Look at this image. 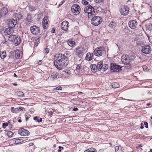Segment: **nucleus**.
I'll return each mask as SVG.
<instances>
[{
	"label": "nucleus",
	"mask_w": 152,
	"mask_h": 152,
	"mask_svg": "<svg viewBox=\"0 0 152 152\" xmlns=\"http://www.w3.org/2000/svg\"><path fill=\"white\" fill-rule=\"evenodd\" d=\"M57 58L56 61H54V64L58 69H61L68 64V58L64 54H59L57 55Z\"/></svg>",
	"instance_id": "1"
},
{
	"label": "nucleus",
	"mask_w": 152,
	"mask_h": 152,
	"mask_svg": "<svg viewBox=\"0 0 152 152\" xmlns=\"http://www.w3.org/2000/svg\"><path fill=\"white\" fill-rule=\"evenodd\" d=\"M84 12L85 13H87L88 18L93 17L95 13L94 10V7L90 5H88L84 8Z\"/></svg>",
	"instance_id": "2"
},
{
	"label": "nucleus",
	"mask_w": 152,
	"mask_h": 152,
	"mask_svg": "<svg viewBox=\"0 0 152 152\" xmlns=\"http://www.w3.org/2000/svg\"><path fill=\"white\" fill-rule=\"evenodd\" d=\"M9 41L12 42L16 46L18 45L21 43V39L20 36L15 35H11L8 38Z\"/></svg>",
	"instance_id": "3"
},
{
	"label": "nucleus",
	"mask_w": 152,
	"mask_h": 152,
	"mask_svg": "<svg viewBox=\"0 0 152 152\" xmlns=\"http://www.w3.org/2000/svg\"><path fill=\"white\" fill-rule=\"evenodd\" d=\"M92 19L91 20V24L95 26H97L100 24L102 22V18L99 16H94L91 17Z\"/></svg>",
	"instance_id": "4"
},
{
	"label": "nucleus",
	"mask_w": 152,
	"mask_h": 152,
	"mask_svg": "<svg viewBox=\"0 0 152 152\" xmlns=\"http://www.w3.org/2000/svg\"><path fill=\"white\" fill-rule=\"evenodd\" d=\"M121 61L122 62L126 65L128 68H130L131 66L130 61L129 57L127 56H123L121 57Z\"/></svg>",
	"instance_id": "5"
},
{
	"label": "nucleus",
	"mask_w": 152,
	"mask_h": 152,
	"mask_svg": "<svg viewBox=\"0 0 152 152\" xmlns=\"http://www.w3.org/2000/svg\"><path fill=\"white\" fill-rule=\"evenodd\" d=\"M151 48L149 45H145L141 47V51L143 54H149L151 52Z\"/></svg>",
	"instance_id": "6"
},
{
	"label": "nucleus",
	"mask_w": 152,
	"mask_h": 152,
	"mask_svg": "<svg viewBox=\"0 0 152 152\" xmlns=\"http://www.w3.org/2000/svg\"><path fill=\"white\" fill-rule=\"evenodd\" d=\"M71 10L74 15H78L80 12V8L78 5L75 4L72 6Z\"/></svg>",
	"instance_id": "7"
},
{
	"label": "nucleus",
	"mask_w": 152,
	"mask_h": 152,
	"mask_svg": "<svg viewBox=\"0 0 152 152\" xmlns=\"http://www.w3.org/2000/svg\"><path fill=\"white\" fill-rule=\"evenodd\" d=\"M30 31L31 33L34 35H37L40 32L39 28L36 26H33L30 27Z\"/></svg>",
	"instance_id": "8"
},
{
	"label": "nucleus",
	"mask_w": 152,
	"mask_h": 152,
	"mask_svg": "<svg viewBox=\"0 0 152 152\" xmlns=\"http://www.w3.org/2000/svg\"><path fill=\"white\" fill-rule=\"evenodd\" d=\"M121 67L119 65L114 64H111L110 65V70L112 72H118L121 70Z\"/></svg>",
	"instance_id": "9"
},
{
	"label": "nucleus",
	"mask_w": 152,
	"mask_h": 152,
	"mask_svg": "<svg viewBox=\"0 0 152 152\" xmlns=\"http://www.w3.org/2000/svg\"><path fill=\"white\" fill-rule=\"evenodd\" d=\"M94 54L96 56H100L102 54V48L101 47H98L94 51Z\"/></svg>",
	"instance_id": "10"
},
{
	"label": "nucleus",
	"mask_w": 152,
	"mask_h": 152,
	"mask_svg": "<svg viewBox=\"0 0 152 152\" xmlns=\"http://www.w3.org/2000/svg\"><path fill=\"white\" fill-rule=\"evenodd\" d=\"M129 9L127 6H122L121 9V15H126L128 14Z\"/></svg>",
	"instance_id": "11"
},
{
	"label": "nucleus",
	"mask_w": 152,
	"mask_h": 152,
	"mask_svg": "<svg viewBox=\"0 0 152 152\" xmlns=\"http://www.w3.org/2000/svg\"><path fill=\"white\" fill-rule=\"evenodd\" d=\"M48 19L47 17H45L43 19L42 22V26L44 29L48 28L49 25Z\"/></svg>",
	"instance_id": "12"
},
{
	"label": "nucleus",
	"mask_w": 152,
	"mask_h": 152,
	"mask_svg": "<svg viewBox=\"0 0 152 152\" xmlns=\"http://www.w3.org/2000/svg\"><path fill=\"white\" fill-rule=\"evenodd\" d=\"M17 23V21L16 20L12 18L10 19L8 22V25L9 27L12 28L15 27Z\"/></svg>",
	"instance_id": "13"
},
{
	"label": "nucleus",
	"mask_w": 152,
	"mask_h": 152,
	"mask_svg": "<svg viewBox=\"0 0 152 152\" xmlns=\"http://www.w3.org/2000/svg\"><path fill=\"white\" fill-rule=\"evenodd\" d=\"M18 134L21 136H28L30 132L26 130L21 129L18 130Z\"/></svg>",
	"instance_id": "14"
},
{
	"label": "nucleus",
	"mask_w": 152,
	"mask_h": 152,
	"mask_svg": "<svg viewBox=\"0 0 152 152\" xmlns=\"http://www.w3.org/2000/svg\"><path fill=\"white\" fill-rule=\"evenodd\" d=\"M69 23L66 21H64L61 24V27L62 30L66 31L68 29Z\"/></svg>",
	"instance_id": "15"
},
{
	"label": "nucleus",
	"mask_w": 152,
	"mask_h": 152,
	"mask_svg": "<svg viewBox=\"0 0 152 152\" xmlns=\"http://www.w3.org/2000/svg\"><path fill=\"white\" fill-rule=\"evenodd\" d=\"M8 13V10L7 8L3 7L0 10V17H1L6 15Z\"/></svg>",
	"instance_id": "16"
},
{
	"label": "nucleus",
	"mask_w": 152,
	"mask_h": 152,
	"mask_svg": "<svg viewBox=\"0 0 152 152\" xmlns=\"http://www.w3.org/2000/svg\"><path fill=\"white\" fill-rule=\"evenodd\" d=\"M137 24V22L135 20H132L129 22V27L132 29L135 28Z\"/></svg>",
	"instance_id": "17"
},
{
	"label": "nucleus",
	"mask_w": 152,
	"mask_h": 152,
	"mask_svg": "<svg viewBox=\"0 0 152 152\" xmlns=\"http://www.w3.org/2000/svg\"><path fill=\"white\" fill-rule=\"evenodd\" d=\"M26 21L27 24H30L33 23L32 18L30 14H28L26 17Z\"/></svg>",
	"instance_id": "18"
},
{
	"label": "nucleus",
	"mask_w": 152,
	"mask_h": 152,
	"mask_svg": "<svg viewBox=\"0 0 152 152\" xmlns=\"http://www.w3.org/2000/svg\"><path fill=\"white\" fill-rule=\"evenodd\" d=\"M13 32L12 28L9 27L7 28L4 31L5 35H9Z\"/></svg>",
	"instance_id": "19"
},
{
	"label": "nucleus",
	"mask_w": 152,
	"mask_h": 152,
	"mask_svg": "<svg viewBox=\"0 0 152 152\" xmlns=\"http://www.w3.org/2000/svg\"><path fill=\"white\" fill-rule=\"evenodd\" d=\"M93 58V54L92 53H88L87 54L86 57V60L90 61Z\"/></svg>",
	"instance_id": "20"
},
{
	"label": "nucleus",
	"mask_w": 152,
	"mask_h": 152,
	"mask_svg": "<svg viewBox=\"0 0 152 152\" xmlns=\"http://www.w3.org/2000/svg\"><path fill=\"white\" fill-rule=\"evenodd\" d=\"M58 73L56 72H53L50 77V78L53 80H55L56 79L58 76Z\"/></svg>",
	"instance_id": "21"
},
{
	"label": "nucleus",
	"mask_w": 152,
	"mask_h": 152,
	"mask_svg": "<svg viewBox=\"0 0 152 152\" xmlns=\"http://www.w3.org/2000/svg\"><path fill=\"white\" fill-rule=\"evenodd\" d=\"M91 70L93 72H96L97 70L96 65L94 64H92L91 65Z\"/></svg>",
	"instance_id": "22"
},
{
	"label": "nucleus",
	"mask_w": 152,
	"mask_h": 152,
	"mask_svg": "<svg viewBox=\"0 0 152 152\" xmlns=\"http://www.w3.org/2000/svg\"><path fill=\"white\" fill-rule=\"evenodd\" d=\"M96 66L97 69H98L99 71L101 70V69H103V67H104L102 64V62L101 61L99 62L98 63Z\"/></svg>",
	"instance_id": "23"
},
{
	"label": "nucleus",
	"mask_w": 152,
	"mask_h": 152,
	"mask_svg": "<svg viewBox=\"0 0 152 152\" xmlns=\"http://www.w3.org/2000/svg\"><path fill=\"white\" fill-rule=\"evenodd\" d=\"M15 57L17 59H18L20 55V51L19 50H16L15 51Z\"/></svg>",
	"instance_id": "24"
},
{
	"label": "nucleus",
	"mask_w": 152,
	"mask_h": 152,
	"mask_svg": "<svg viewBox=\"0 0 152 152\" xmlns=\"http://www.w3.org/2000/svg\"><path fill=\"white\" fill-rule=\"evenodd\" d=\"M68 45L71 47H73L76 45V42L72 40H69L67 41Z\"/></svg>",
	"instance_id": "25"
},
{
	"label": "nucleus",
	"mask_w": 152,
	"mask_h": 152,
	"mask_svg": "<svg viewBox=\"0 0 152 152\" xmlns=\"http://www.w3.org/2000/svg\"><path fill=\"white\" fill-rule=\"evenodd\" d=\"M76 53L80 57H81L83 55V52L80 49L76 50Z\"/></svg>",
	"instance_id": "26"
},
{
	"label": "nucleus",
	"mask_w": 152,
	"mask_h": 152,
	"mask_svg": "<svg viewBox=\"0 0 152 152\" xmlns=\"http://www.w3.org/2000/svg\"><path fill=\"white\" fill-rule=\"evenodd\" d=\"M15 17H16L18 19H21L22 18V15L20 13H15Z\"/></svg>",
	"instance_id": "27"
},
{
	"label": "nucleus",
	"mask_w": 152,
	"mask_h": 152,
	"mask_svg": "<svg viewBox=\"0 0 152 152\" xmlns=\"http://www.w3.org/2000/svg\"><path fill=\"white\" fill-rule=\"evenodd\" d=\"M11 111L14 113H18V109L17 107L15 108L14 107H12L11 108Z\"/></svg>",
	"instance_id": "28"
},
{
	"label": "nucleus",
	"mask_w": 152,
	"mask_h": 152,
	"mask_svg": "<svg viewBox=\"0 0 152 152\" xmlns=\"http://www.w3.org/2000/svg\"><path fill=\"white\" fill-rule=\"evenodd\" d=\"M112 87L114 88H117L119 87V85L116 83H113L112 85Z\"/></svg>",
	"instance_id": "29"
},
{
	"label": "nucleus",
	"mask_w": 152,
	"mask_h": 152,
	"mask_svg": "<svg viewBox=\"0 0 152 152\" xmlns=\"http://www.w3.org/2000/svg\"><path fill=\"white\" fill-rule=\"evenodd\" d=\"M116 26V24L114 22H111L109 25V26L111 28H114Z\"/></svg>",
	"instance_id": "30"
},
{
	"label": "nucleus",
	"mask_w": 152,
	"mask_h": 152,
	"mask_svg": "<svg viewBox=\"0 0 152 152\" xmlns=\"http://www.w3.org/2000/svg\"><path fill=\"white\" fill-rule=\"evenodd\" d=\"M1 57L2 59H4L6 56V53L5 51L2 52L0 54Z\"/></svg>",
	"instance_id": "31"
},
{
	"label": "nucleus",
	"mask_w": 152,
	"mask_h": 152,
	"mask_svg": "<svg viewBox=\"0 0 152 152\" xmlns=\"http://www.w3.org/2000/svg\"><path fill=\"white\" fill-rule=\"evenodd\" d=\"M23 140L21 139H17L15 140V143L17 144H19L21 142H23Z\"/></svg>",
	"instance_id": "32"
},
{
	"label": "nucleus",
	"mask_w": 152,
	"mask_h": 152,
	"mask_svg": "<svg viewBox=\"0 0 152 152\" xmlns=\"http://www.w3.org/2000/svg\"><path fill=\"white\" fill-rule=\"evenodd\" d=\"M34 120H35L36 121L38 122H42V118H40L39 119L38 118V117L37 116L34 117Z\"/></svg>",
	"instance_id": "33"
},
{
	"label": "nucleus",
	"mask_w": 152,
	"mask_h": 152,
	"mask_svg": "<svg viewBox=\"0 0 152 152\" xmlns=\"http://www.w3.org/2000/svg\"><path fill=\"white\" fill-rule=\"evenodd\" d=\"M88 152H97V151L93 148H91L87 149Z\"/></svg>",
	"instance_id": "34"
},
{
	"label": "nucleus",
	"mask_w": 152,
	"mask_h": 152,
	"mask_svg": "<svg viewBox=\"0 0 152 152\" xmlns=\"http://www.w3.org/2000/svg\"><path fill=\"white\" fill-rule=\"evenodd\" d=\"M16 94L18 96H23L24 93L22 92L18 91L16 93Z\"/></svg>",
	"instance_id": "35"
},
{
	"label": "nucleus",
	"mask_w": 152,
	"mask_h": 152,
	"mask_svg": "<svg viewBox=\"0 0 152 152\" xmlns=\"http://www.w3.org/2000/svg\"><path fill=\"white\" fill-rule=\"evenodd\" d=\"M37 9V7L30 6L29 7V10L30 11H33L36 10Z\"/></svg>",
	"instance_id": "36"
},
{
	"label": "nucleus",
	"mask_w": 152,
	"mask_h": 152,
	"mask_svg": "<svg viewBox=\"0 0 152 152\" xmlns=\"http://www.w3.org/2000/svg\"><path fill=\"white\" fill-rule=\"evenodd\" d=\"M13 133L11 131H9L7 133V135L9 137H11L13 135Z\"/></svg>",
	"instance_id": "37"
},
{
	"label": "nucleus",
	"mask_w": 152,
	"mask_h": 152,
	"mask_svg": "<svg viewBox=\"0 0 152 152\" xmlns=\"http://www.w3.org/2000/svg\"><path fill=\"white\" fill-rule=\"evenodd\" d=\"M43 15L42 13H40L37 15V19L40 20V19L43 18Z\"/></svg>",
	"instance_id": "38"
},
{
	"label": "nucleus",
	"mask_w": 152,
	"mask_h": 152,
	"mask_svg": "<svg viewBox=\"0 0 152 152\" xmlns=\"http://www.w3.org/2000/svg\"><path fill=\"white\" fill-rule=\"evenodd\" d=\"M82 3L84 5H88V2L86 0H82Z\"/></svg>",
	"instance_id": "39"
},
{
	"label": "nucleus",
	"mask_w": 152,
	"mask_h": 152,
	"mask_svg": "<svg viewBox=\"0 0 152 152\" xmlns=\"http://www.w3.org/2000/svg\"><path fill=\"white\" fill-rule=\"evenodd\" d=\"M62 89V88L60 86H58L56 88H54V91L55 90H60L61 91Z\"/></svg>",
	"instance_id": "40"
},
{
	"label": "nucleus",
	"mask_w": 152,
	"mask_h": 152,
	"mask_svg": "<svg viewBox=\"0 0 152 152\" xmlns=\"http://www.w3.org/2000/svg\"><path fill=\"white\" fill-rule=\"evenodd\" d=\"M129 59L130 61L132 60L135 58V56L133 54H131L130 55Z\"/></svg>",
	"instance_id": "41"
},
{
	"label": "nucleus",
	"mask_w": 152,
	"mask_h": 152,
	"mask_svg": "<svg viewBox=\"0 0 152 152\" xmlns=\"http://www.w3.org/2000/svg\"><path fill=\"white\" fill-rule=\"evenodd\" d=\"M103 66L104 67H103V71H104L107 69L108 67V66L107 64H104Z\"/></svg>",
	"instance_id": "42"
},
{
	"label": "nucleus",
	"mask_w": 152,
	"mask_h": 152,
	"mask_svg": "<svg viewBox=\"0 0 152 152\" xmlns=\"http://www.w3.org/2000/svg\"><path fill=\"white\" fill-rule=\"evenodd\" d=\"M17 108L18 109V112L20 110V111H23L25 109L23 107H18Z\"/></svg>",
	"instance_id": "43"
},
{
	"label": "nucleus",
	"mask_w": 152,
	"mask_h": 152,
	"mask_svg": "<svg viewBox=\"0 0 152 152\" xmlns=\"http://www.w3.org/2000/svg\"><path fill=\"white\" fill-rule=\"evenodd\" d=\"M8 125V123H3L2 124V127L3 128H5Z\"/></svg>",
	"instance_id": "44"
},
{
	"label": "nucleus",
	"mask_w": 152,
	"mask_h": 152,
	"mask_svg": "<svg viewBox=\"0 0 152 152\" xmlns=\"http://www.w3.org/2000/svg\"><path fill=\"white\" fill-rule=\"evenodd\" d=\"M49 52V49L48 48H46L44 50V52L46 54L48 53Z\"/></svg>",
	"instance_id": "45"
},
{
	"label": "nucleus",
	"mask_w": 152,
	"mask_h": 152,
	"mask_svg": "<svg viewBox=\"0 0 152 152\" xmlns=\"http://www.w3.org/2000/svg\"><path fill=\"white\" fill-rule=\"evenodd\" d=\"M39 39H37V40L35 42H34V46H37L38 45V42H39Z\"/></svg>",
	"instance_id": "46"
},
{
	"label": "nucleus",
	"mask_w": 152,
	"mask_h": 152,
	"mask_svg": "<svg viewBox=\"0 0 152 152\" xmlns=\"http://www.w3.org/2000/svg\"><path fill=\"white\" fill-rule=\"evenodd\" d=\"M142 67H143V69L144 71H145V70L146 71L148 69L147 66L145 65H143L142 66Z\"/></svg>",
	"instance_id": "47"
},
{
	"label": "nucleus",
	"mask_w": 152,
	"mask_h": 152,
	"mask_svg": "<svg viewBox=\"0 0 152 152\" xmlns=\"http://www.w3.org/2000/svg\"><path fill=\"white\" fill-rule=\"evenodd\" d=\"M64 148L62 147H61V146H59V149L58 150V152H61V150H63Z\"/></svg>",
	"instance_id": "48"
},
{
	"label": "nucleus",
	"mask_w": 152,
	"mask_h": 152,
	"mask_svg": "<svg viewBox=\"0 0 152 152\" xmlns=\"http://www.w3.org/2000/svg\"><path fill=\"white\" fill-rule=\"evenodd\" d=\"M95 1L96 3H100L103 0H94Z\"/></svg>",
	"instance_id": "49"
},
{
	"label": "nucleus",
	"mask_w": 152,
	"mask_h": 152,
	"mask_svg": "<svg viewBox=\"0 0 152 152\" xmlns=\"http://www.w3.org/2000/svg\"><path fill=\"white\" fill-rule=\"evenodd\" d=\"M81 68V65L80 64H78L76 67V69L79 70Z\"/></svg>",
	"instance_id": "50"
},
{
	"label": "nucleus",
	"mask_w": 152,
	"mask_h": 152,
	"mask_svg": "<svg viewBox=\"0 0 152 152\" xmlns=\"http://www.w3.org/2000/svg\"><path fill=\"white\" fill-rule=\"evenodd\" d=\"M115 151H117L119 149V147L118 146H116L115 147Z\"/></svg>",
	"instance_id": "51"
},
{
	"label": "nucleus",
	"mask_w": 152,
	"mask_h": 152,
	"mask_svg": "<svg viewBox=\"0 0 152 152\" xmlns=\"http://www.w3.org/2000/svg\"><path fill=\"white\" fill-rule=\"evenodd\" d=\"M144 124L145 125V127L146 128H148V124L147 122H145L144 123Z\"/></svg>",
	"instance_id": "52"
},
{
	"label": "nucleus",
	"mask_w": 152,
	"mask_h": 152,
	"mask_svg": "<svg viewBox=\"0 0 152 152\" xmlns=\"http://www.w3.org/2000/svg\"><path fill=\"white\" fill-rule=\"evenodd\" d=\"M65 54L66 55H67L68 56H69L70 55V53L69 51H66L65 53Z\"/></svg>",
	"instance_id": "53"
},
{
	"label": "nucleus",
	"mask_w": 152,
	"mask_h": 152,
	"mask_svg": "<svg viewBox=\"0 0 152 152\" xmlns=\"http://www.w3.org/2000/svg\"><path fill=\"white\" fill-rule=\"evenodd\" d=\"M55 29H54V28H52V29L51 31V32L52 33H53L55 32Z\"/></svg>",
	"instance_id": "54"
},
{
	"label": "nucleus",
	"mask_w": 152,
	"mask_h": 152,
	"mask_svg": "<svg viewBox=\"0 0 152 152\" xmlns=\"http://www.w3.org/2000/svg\"><path fill=\"white\" fill-rule=\"evenodd\" d=\"M149 42L151 43H152V37H151L150 38H149Z\"/></svg>",
	"instance_id": "55"
},
{
	"label": "nucleus",
	"mask_w": 152,
	"mask_h": 152,
	"mask_svg": "<svg viewBox=\"0 0 152 152\" xmlns=\"http://www.w3.org/2000/svg\"><path fill=\"white\" fill-rule=\"evenodd\" d=\"M104 150L103 149H99L98 151V152H104Z\"/></svg>",
	"instance_id": "56"
},
{
	"label": "nucleus",
	"mask_w": 152,
	"mask_h": 152,
	"mask_svg": "<svg viewBox=\"0 0 152 152\" xmlns=\"http://www.w3.org/2000/svg\"><path fill=\"white\" fill-rule=\"evenodd\" d=\"M65 72L66 73L68 74H69L70 73L69 71L68 70H66L65 71Z\"/></svg>",
	"instance_id": "57"
},
{
	"label": "nucleus",
	"mask_w": 152,
	"mask_h": 152,
	"mask_svg": "<svg viewBox=\"0 0 152 152\" xmlns=\"http://www.w3.org/2000/svg\"><path fill=\"white\" fill-rule=\"evenodd\" d=\"M141 126L140 127V128L141 129H142L143 128V125L142 124H141Z\"/></svg>",
	"instance_id": "58"
},
{
	"label": "nucleus",
	"mask_w": 152,
	"mask_h": 152,
	"mask_svg": "<svg viewBox=\"0 0 152 152\" xmlns=\"http://www.w3.org/2000/svg\"><path fill=\"white\" fill-rule=\"evenodd\" d=\"M65 0H63V1H62L61 2V4H63Z\"/></svg>",
	"instance_id": "59"
},
{
	"label": "nucleus",
	"mask_w": 152,
	"mask_h": 152,
	"mask_svg": "<svg viewBox=\"0 0 152 152\" xmlns=\"http://www.w3.org/2000/svg\"><path fill=\"white\" fill-rule=\"evenodd\" d=\"M29 145L30 146H31L33 145V143H31L29 144Z\"/></svg>",
	"instance_id": "60"
},
{
	"label": "nucleus",
	"mask_w": 152,
	"mask_h": 152,
	"mask_svg": "<svg viewBox=\"0 0 152 152\" xmlns=\"http://www.w3.org/2000/svg\"><path fill=\"white\" fill-rule=\"evenodd\" d=\"M78 110V109L77 108H75L74 109V110L75 111H77Z\"/></svg>",
	"instance_id": "61"
},
{
	"label": "nucleus",
	"mask_w": 152,
	"mask_h": 152,
	"mask_svg": "<svg viewBox=\"0 0 152 152\" xmlns=\"http://www.w3.org/2000/svg\"><path fill=\"white\" fill-rule=\"evenodd\" d=\"M13 76L14 77H17V75H16V74L15 73H14V75H13Z\"/></svg>",
	"instance_id": "62"
},
{
	"label": "nucleus",
	"mask_w": 152,
	"mask_h": 152,
	"mask_svg": "<svg viewBox=\"0 0 152 152\" xmlns=\"http://www.w3.org/2000/svg\"><path fill=\"white\" fill-rule=\"evenodd\" d=\"M29 118V117H27L26 118V120L27 121Z\"/></svg>",
	"instance_id": "63"
},
{
	"label": "nucleus",
	"mask_w": 152,
	"mask_h": 152,
	"mask_svg": "<svg viewBox=\"0 0 152 152\" xmlns=\"http://www.w3.org/2000/svg\"><path fill=\"white\" fill-rule=\"evenodd\" d=\"M84 152H88V150H85V151H84Z\"/></svg>",
	"instance_id": "64"
}]
</instances>
